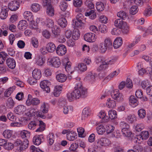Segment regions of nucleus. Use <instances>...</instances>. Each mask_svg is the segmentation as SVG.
I'll return each mask as SVG.
<instances>
[{"label":"nucleus","mask_w":152,"mask_h":152,"mask_svg":"<svg viewBox=\"0 0 152 152\" xmlns=\"http://www.w3.org/2000/svg\"><path fill=\"white\" fill-rule=\"evenodd\" d=\"M54 134L53 133L49 134L48 135L47 138L48 140V143L50 145H52L54 142Z\"/></svg>","instance_id":"52"},{"label":"nucleus","mask_w":152,"mask_h":152,"mask_svg":"<svg viewBox=\"0 0 152 152\" xmlns=\"http://www.w3.org/2000/svg\"><path fill=\"white\" fill-rule=\"evenodd\" d=\"M89 110L88 108H85L83 110L82 115V119L85 120L89 115Z\"/></svg>","instance_id":"33"},{"label":"nucleus","mask_w":152,"mask_h":152,"mask_svg":"<svg viewBox=\"0 0 152 152\" xmlns=\"http://www.w3.org/2000/svg\"><path fill=\"white\" fill-rule=\"evenodd\" d=\"M99 117L102 119V121L104 122H108L109 118L106 115V113L104 111H101L99 113Z\"/></svg>","instance_id":"23"},{"label":"nucleus","mask_w":152,"mask_h":152,"mask_svg":"<svg viewBox=\"0 0 152 152\" xmlns=\"http://www.w3.org/2000/svg\"><path fill=\"white\" fill-rule=\"evenodd\" d=\"M98 134L99 135L103 134L105 132V126L102 124L98 125L96 128Z\"/></svg>","instance_id":"28"},{"label":"nucleus","mask_w":152,"mask_h":152,"mask_svg":"<svg viewBox=\"0 0 152 152\" xmlns=\"http://www.w3.org/2000/svg\"><path fill=\"white\" fill-rule=\"evenodd\" d=\"M9 10V9L7 7H2L0 13V18L1 19H4L7 18L8 15V12Z\"/></svg>","instance_id":"12"},{"label":"nucleus","mask_w":152,"mask_h":152,"mask_svg":"<svg viewBox=\"0 0 152 152\" xmlns=\"http://www.w3.org/2000/svg\"><path fill=\"white\" fill-rule=\"evenodd\" d=\"M15 104V102L12 98L9 97L7 99L6 102V105L8 108L12 109Z\"/></svg>","instance_id":"22"},{"label":"nucleus","mask_w":152,"mask_h":152,"mask_svg":"<svg viewBox=\"0 0 152 152\" xmlns=\"http://www.w3.org/2000/svg\"><path fill=\"white\" fill-rule=\"evenodd\" d=\"M50 85V82L48 80H44L42 81L40 83L41 88L47 93H49L50 91L49 86Z\"/></svg>","instance_id":"4"},{"label":"nucleus","mask_w":152,"mask_h":152,"mask_svg":"<svg viewBox=\"0 0 152 152\" xmlns=\"http://www.w3.org/2000/svg\"><path fill=\"white\" fill-rule=\"evenodd\" d=\"M20 135L22 138H25L28 139L30 137V132L27 131L23 130L21 131Z\"/></svg>","instance_id":"34"},{"label":"nucleus","mask_w":152,"mask_h":152,"mask_svg":"<svg viewBox=\"0 0 152 152\" xmlns=\"http://www.w3.org/2000/svg\"><path fill=\"white\" fill-rule=\"evenodd\" d=\"M71 63L69 61L67 62L66 64L65 68L66 70V72L68 73H72V71L71 70Z\"/></svg>","instance_id":"60"},{"label":"nucleus","mask_w":152,"mask_h":152,"mask_svg":"<svg viewBox=\"0 0 152 152\" xmlns=\"http://www.w3.org/2000/svg\"><path fill=\"white\" fill-rule=\"evenodd\" d=\"M77 137V135L75 132L73 131H69L66 134V137L68 140L69 141L74 140Z\"/></svg>","instance_id":"18"},{"label":"nucleus","mask_w":152,"mask_h":152,"mask_svg":"<svg viewBox=\"0 0 152 152\" xmlns=\"http://www.w3.org/2000/svg\"><path fill=\"white\" fill-rule=\"evenodd\" d=\"M75 89L72 93L67 94V98L69 102L73 101L80 97L84 98L87 96L86 90L83 87L80 81L76 83Z\"/></svg>","instance_id":"1"},{"label":"nucleus","mask_w":152,"mask_h":152,"mask_svg":"<svg viewBox=\"0 0 152 152\" xmlns=\"http://www.w3.org/2000/svg\"><path fill=\"white\" fill-rule=\"evenodd\" d=\"M24 18L28 21H31L33 20V16L32 13L29 11H26L23 14Z\"/></svg>","instance_id":"25"},{"label":"nucleus","mask_w":152,"mask_h":152,"mask_svg":"<svg viewBox=\"0 0 152 152\" xmlns=\"http://www.w3.org/2000/svg\"><path fill=\"white\" fill-rule=\"evenodd\" d=\"M32 75L33 78L37 80L39 79L42 76L41 71L38 69H35L32 72Z\"/></svg>","instance_id":"17"},{"label":"nucleus","mask_w":152,"mask_h":152,"mask_svg":"<svg viewBox=\"0 0 152 152\" xmlns=\"http://www.w3.org/2000/svg\"><path fill=\"white\" fill-rule=\"evenodd\" d=\"M37 122L34 121H32L28 125V127L30 129H34L35 128L37 125Z\"/></svg>","instance_id":"55"},{"label":"nucleus","mask_w":152,"mask_h":152,"mask_svg":"<svg viewBox=\"0 0 152 152\" xmlns=\"http://www.w3.org/2000/svg\"><path fill=\"white\" fill-rule=\"evenodd\" d=\"M123 43L122 38L121 37L116 38L113 42V47L115 48H117L120 47Z\"/></svg>","instance_id":"20"},{"label":"nucleus","mask_w":152,"mask_h":152,"mask_svg":"<svg viewBox=\"0 0 152 152\" xmlns=\"http://www.w3.org/2000/svg\"><path fill=\"white\" fill-rule=\"evenodd\" d=\"M117 15L118 17L124 20L126 17V14L124 11H120L117 13Z\"/></svg>","instance_id":"64"},{"label":"nucleus","mask_w":152,"mask_h":152,"mask_svg":"<svg viewBox=\"0 0 152 152\" xmlns=\"http://www.w3.org/2000/svg\"><path fill=\"white\" fill-rule=\"evenodd\" d=\"M77 67L80 71L83 72L85 71L87 69L86 65L83 63H81L78 64Z\"/></svg>","instance_id":"54"},{"label":"nucleus","mask_w":152,"mask_h":152,"mask_svg":"<svg viewBox=\"0 0 152 152\" xmlns=\"http://www.w3.org/2000/svg\"><path fill=\"white\" fill-rule=\"evenodd\" d=\"M9 10L12 11H15L17 10L19 8L20 5L17 3L16 1H12L10 2L8 5Z\"/></svg>","instance_id":"10"},{"label":"nucleus","mask_w":152,"mask_h":152,"mask_svg":"<svg viewBox=\"0 0 152 152\" xmlns=\"http://www.w3.org/2000/svg\"><path fill=\"white\" fill-rule=\"evenodd\" d=\"M143 14L145 16H149L152 15V9L149 6L144 11Z\"/></svg>","instance_id":"45"},{"label":"nucleus","mask_w":152,"mask_h":152,"mask_svg":"<svg viewBox=\"0 0 152 152\" xmlns=\"http://www.w3.org/2000/svg\"><path fill=\"white\" fill-rule=\"evenodd\" d=\"M104 43L108 49L112 48V41L110 38H108L106 39Z\"/></svg>","instance_id":"37"},{"label":"nucleus","mask_w":152,"mask_h":152,"mask_svg":"<svg viewBox=\"0 0 152 152\" xmlns=\"http://www.w3.org/2000/svg\"><path fill=\"white\" fill-rule=\"evenodd\" d=\"M44 141V136L42 134L36 135L33 139V142L34 144L36 145H39L42 142Z\"/></svg>","instance_id":"7"},{"label":"nucleus","mask_w":152,"mask_h":152,"mask_svg":"<svg viewBox=\"0 0 152 152\" xmlns=\"http://www.w3.org/2000/svg\"><path fill=\"white\" fill-rule=\"evenodd\" d=\"M83 21H80L79 20H73V24L74 26L77 27H80L83 26Z\"/></svg>","instance_id":"50"},{"label":"nucleus","mask_w":152,"mask_h":152,"mask_svg":"<svg viewBox=\"0 0 152 152\" xmlns=\"http://www.w3.org/2000/svg\"><path fill=\"white\" fill-rule=\"evenodd\" d=\"M129 103L133 107H136L138 104L137 99L134 96H131L129 98Z\"/></svg>","instance_id":"21"},{"label":"nucleus","mask_w":152,"mask_h":152,"mask_svg":"<svg viewBox=\"0 0 152 152\" xmlns=\"http://www.w3.org/2000/svg\"><path fill=\"white\" fill-rule=\"evenodd\" d=\"M3 135L5 138H10L12 135V131L10 130H6L4 131Z\"/></svg>","instance_id":"42"},{"label":"nucleus","mask_w":152,"mask_h":152,"mask_svg":"<svg viewBox=\"0 0 152 152\" xmlns=\"http://www.w3.org/2000/svg\"><path fill=\"white\" fill-rule=\"evenodd\" d=\"M45 62L43 60V59L40 56H39L37 58L36 63L37 65L39 66H42Z\"/></svg>","instance_id":"61"},{"label":"nucleus","mask_w":152,"mask_h":152,"mask_svg":"<svg viewBox=\"0 0 152 152\" xmlns=\"http://www.w3.org/2000/svg\"><path fill=\"white\" fill-rule=\"evenodd\" d=\"M125 23L121 19H117L115 20L114 25L116 27L121 28Z\"/></svg>","instance_id":"36"},{"label":"nucleus","mask_w":152,"mask_h":152,"mask_svg":"<svg viewBox=\"0 0 152 152\" xmlns=\"http://www.w3.org/2000/svg\"><path fill=\"white\" fill-rule=\"evenodd\" d=\"M96 8L98 11H102L104 9V6L103 3L101 2H98L96 4Z\"/></svg>","instance_id":"40"},{"label":"nucleus","mask_w":152,"mask_h":152,"mask_svg":"<svg viewBox=\"0 0 152 152\" xmlns=\"http://www.w3.org/2000/svg\"><path fill=\"white\" fill-rule=\"evenodd\" d=\"M85 4L87 7L89 9H91L94 8V4L91 1L87 0L85 2Z\"/></svg>","instance_id":"57"},{"label":"nucleus","mask_w":152,"mask_h":152,"mask_svg":"<svg viewBox=\"0 0 152 152\" xmlns=\"http://www.w3.org/2000/svg\"><path fill=\"white\" fill-rule=\"evenodd\" d=\"M136 117L134 115H130L128 116L126 120L129 123H132L136 121Z\"/></svg>","instance_id":"47"},{"label":"nucleus","mask_w":152,"mask_h":152,"mask_svg":"<svg viewBox=\"0 0 152 152\" xmlns=\"http://www.w3.org/2000/svg\"><path fill=\"white\" fill-rule=\"evenodd\" d=\"M110 143L109 140L106 138H102L98 140L97 144V146L100 148L102 146H105L108 145Z\"/></svg>","instance_id":"8"},{"label":"nucleus","mask_w":152,"mask_h":152,"mask_svg":"<svg viewBox=\"0 0 152 152\" xmlns=\"http://www.w3.org/2000/svg\"><path fill=\"white\" fill-rule=\"evenodd\" d=\"M56 79L59 82L63 83L67 79V76L64 74L60 73L56 75Z\"/></svg>","instance_id":"16"},{"label":"nucleus","mask_w":152,"mask_h":152,"mask_svg":"<svg viewBox=\"0 0 152 152\" xmlns=\"http://www.w3.org/2000/svg\"><path fill=\"white\" fill-rule=\"evenodd\" d=\"M48 104L45 102H43L41 105L40 107V110L42 112L38 113L39 117L42 118H45L46 117L45 114L48 113V109L47 107Z\"/></svg>","instance_id":"5"},{"label":"nucleus","mask_w":152,"mask_h":152,"mask_svg":"<svg viewBox=\"0 0 152 152\" xmlns=\"http://www.w3.org/2000/svg\"><path fill=\"white\" fill-rule=\"evenodd\" d=\"M62 90L61 86H57L55 87L53 91V94L55 96L57 97L59 96L61 93V91Z\"/></svg>","instance_id":"27"},{"label":"nucleus","mask_w":152,"mask_h":152,"mask_svg":"<svg viewBox=\"0 0 152 152\" xmlns=\"http://www.w3.org/2000/svg\"><path fill=\"white\" fill-rule=\"evenodd\" d=\"M49 60L51 64L54 67L58 68L61 65L60 60L58 57H53L49 59Z\"/></svg>","instance_id":"9"},{"label":"nucleus","mask_w":152,"mask_h":152,"mask_svg":"<svg viewBox=\"0 0 152 152\" xmlns=\"http://www.w3.org/2000/svg\"><path fill=\"white\" fill-rule=\"evenodd\" d=\"M111 95L113 98L117 100L118 102H121L124 99V96L119 92L118 90L113 91L111 93Z\"/></svg>","instance_id":"3"},{"label":"nucleus","mask_w":152,"mask_h":152,"mask_svg":"<svg viewBox=\"0 0 152 152\" xmlns=\"http://www.w3.org/2000/svg\"><path fill=\"white\" fill-rule=\"evenodd\" d=\"M84 39L89 42H94L96 39L95 34L92 33H87L84 36Z\"/></svg>","instance_id":"11"},{"label":"nucleus","mask_w":152,"mask_h":152,"mask_svg":"<svg viewBox=\"0 0 152 152\" xmlns=\"http://www.w3.org/2000/svg\"><path fill=\"white\" fill-rule=\"evenodd\" d=\"M107 63V59L104 60V61L102 62V64L99 67L98 70L99 71H100L104 70L107 68L108 67L107 65L108 64Z\"/></svg>","instance_id":"39"},{"label":"nucleus","mask_w":152,"mask_h":152,"mask_svg":"<svg viewBox=\"0 0 152 152\" xmlns=\"http://www.w3.org/2000/svg\"><path fill=\"white\" fill-rule=\"evenodd\" d=\"M73 4L75 7H79L82 5V0H73Z\"/></svg>","instance_id":"59"},{"label":"nucleus","mask_w":152,"mask_h":152,"mask_svg":"<svg viewBox=\"0 0 152 152\" xmlns=\"http://www.w3.org/2000/svg\"><path fill=\"white\" fill-rule=\"evenodd\" d=\"M85 15L86 16H89V18L91 19H95L96 17V14L93 10H91L88 12L85 13Z\"/></svg>","instance_id":"35"},{"label":"nucleus","mask_w":152,"mask_h":152,"mask_svg":"<svg viewBox=\"0 0 152 152\" xmlns=\"http://www.w3.org/2000/svg\"><path fill=\"white\" fill-rule=\"evenodd\" d=\"M56 52L59 56H63L64 55L66 52V46L62 44L59 45L56 48Z\"/></svg>","instance_id":"6"},{"label":"nucleus","mask_w":152,"mask_h":152,"mask_svg":"<svg viewBox=\"0 0 152 152\" xmlns=\"http://www.w3.org/2000/svg\"><path fill=\"white\" fill-rule=\"evenodd\" d=\"M26 110V107L23 105H19L14 108V111L18 114H23Z\"/></svg>","instance_id":"14"},{"label":"nucleus","mask_w":152,"mask_h":152,"mask_svg":"<svg viewBox=\"0 0 152 152\" xmlns=\"http://www.w3.org/2000/svg\"><path fill=\"white\" fill-rule=\"evenodd\" d=\"M67 3L64 1H61L59 7L61 10L62 11H65L67 7Z\"/></svg>","instance_id":"51"},{"label":"nucleus","mask_w":152,"mask_h":152,"mask_svg":"<svg viewBox=\"0 0 152 152\" xmlns=\"http://www.w3.org/2000/svg\"><path fill=\"white\" fill-rule=\"evenodd\" d=\"M138 114L139 117L141 118H143L146 115V112L145 110L141 109L139 110L138 112Z\"/></svg>","instance_id":"53"},{"label":"nucleus","mask_w":152,"mask_h":152,"mask_svg":"<svg viewBox=\"0 0 152 152\" xmlns=\"http://www.w3.org/2000/svg\"><path fill=\"white\" fill-rule=\"evenodd\" d=\"M41 7L40 6L39 4L34 3L31 6L32 10L34 12H37L40 10Z\"/></svg>","instance_id":"46"},{"label":"nucleus","mask_w":152,"mask_h":152,"mask_svg":"<svg viewBox=\"0 0 152 152\" xmlns=\"http://www.w3.org/2000/svg\"><path fill=\"white\" fill-rule=\"evenodd\" d=\"M109 117L111 119H114L117 117V113L115 110L111 109L108 111Z\"/></svg>","instance_id":"29"},{"label":"nucleus","mask_w":152,"mask_h":152,"mask_svg":"<svg viewBox=\"0 0 152 152\" xmlns=\"http://www.w3.org/2000/svg\"><path fill=\"white\" fill-rule=\"evenodd\" d=\"M7 56V54L4 52L2 51L0 52V64H3Z\"/></svg>","instance_id":"38"},{"label":"nucleus","mask_w":152,"mask_h":152,"mask_svg":"<svg viewBox=\"0 0 152 152\" xmlns=\"http://www.w3.org/2000/svg\"><path fill=\"white\" fill-rule=\"evenodd\" d=\"M140 135L142 137V140H146L149 137V134L148 131H142Z\"/></svg>","instance_id":"56"},{"label":"nucleus","mask_w":152,"mask_h":152,"mask_svg":"<svg viewBox=\"0 0 152 152\" xmlns=\"http://www.w3.org/2000/svg\"><path fill=\"white\" fill-rule=\"evenodd\" d=\"M58 23L61 27L64 28L66 26L67 22L65 18H61L58 20Z\"/></svg>","instance_id":"32"},{"label":"nucleus","mask_w":152,"mask_h":152,"mask_svg":"<svg viewBox=\"0 0 152 152\" xmlns=\"http://www.w3.org/2000/svg\"><path fill=\"white\" fill-rule=\"evenodd\" d=\"M40 103L39 99L37 98H33L31 99L32 104L33 105L37 106Z\"/></svg>","instance_id":"63"},{"label":"nucleus","mask_w":152,"mask_h":152,"mask_svg":"<svg viewBox=\"0 0 152 152\" xmlns=\"http://www.w3.org/2000/svg\"><path fill=\"white\" fill-rule=\"evenodd\" d=\"M37 22L38 23H41L43 25H45L47 27L50 28L54 26V22L51 19L47 18L45 20H44L42 18H39L37 19Z\"/></svg>","instance_id":"2"},{"label":"nucleus","mask_w":152,"mask_h":152,"mask_svg":"<svg viewBox=\"0 0 152 152\" xmlns=\"http://www.w3.org/2000/svg\"><path fill=\"white\" fill-rule=\"evenodd\" d=\"M27 26V23L26 20H22L20 21L18 25V28L22 31L26 29Z\"/></svg>","instance_id":"15"},{"label":"nucleus","mask_w":152,"mask_h":152,"mask_svg":"<svg viewBox=\"0 0 152 152\" xmlns=\"http://www.w3.org/2000/svg\"><path fill=\"white\" fill-rule=\"evenodd\" d=\"M52 28V33L55 35H58L60 33V29L56 26H53Z\"/></svg>","instance_id":"49"},{"label":"nucleus","mask_w":152,"mask_h":152,"mask_svg":"<svg viewBox=\"0 0 152 152\" xmlns=\"http://www.w3.org/2000/svg\"><path fill=\"white\" fill-rule=\"evenodd\" d=\"M121 132L123 136L124 137H131L132 135V132H131L128 127L122 129Z\"/></svg>","instance_id":"26"},{"label":"nucleus","mask_w":152,"mask_h":152,"mask_svg":"<svg viewBox=\"0 0 152 152\" xmlns=\"http://www.w3.org/2000/svg\"><path fill=\"white\" fill-rule=\"evenodd\" d=\"M86 77L87 80L91 82H93L95 80V75L94 73L93 74L91 72H90L88 74Z\"/></svg>","instance_id":"44"},{"label":"nucleus","mask_w":152,"mask_h":152,"mask_svg":"<svg viewBox=\"0 0 152 152\" xmlns=\"http://www.w3.org/2000/svg\"><path fill=\"white\" fill-rule=\"evenodd\" d=\"M47 49L49 53H53L56 50V47L54 44L52 42H50L46 45Z\"/></svg>","instance_id":"19"},{"label":"nucleus","mask_w":152,"mask_h":152,"mask_svg":"<svg viewBox=\"0 0 152 152\" xmlns=\"http://www.w3.org/2000/svg\"><path fill=\"white\" fill-rule=\"evenodd\" d=\"M105 132L107 134H110L113 131L115 127L111 125L107 124L105 126Z\"/></svg>","instance_id":"41"},{"label":"nucleus","mask_w":152,"mask_h":152,"mask_svg":"<svg viewBox=\"0 0 152 152\" xmlns=\"http://www.w3.org/2000/svg\"><path fill=\"white\" fill-rule=\"evenodd\" d=\"M5 149L10 150L14 148V145L11 143L6 142L4 147Z\"/></svg>","instance_id":"62"},{"label":"nucleus","mask_w":152,"mask_h":152,"mask_svg":"<svg viewBox=\"0 0 152 152\" xmlns=\"http://www.w3.org/2000/svg\"><path fill=\"white\" fill-rule=\"evenodd\" d=\"M80 34L79 31L78 30H75L73 31L72 34V38L75 40H77L79 38Z\"/></svg>","instance_id":"48"},{"label":"nucleus","mask_w":152,"mask_h":152,"mask_svg":"<svg viewBox=\"0 0 152 152\" xmlns=\"http://www.w3.org/2000/svg\"><path fill=\"white\" fill-rule=\"evenodd\" d=\"M6 64L8 67L11 69H14L16 66V62L15 59L12 58H7L6 61Z\"/></svg>","instance_id":"13"},{"label":"nucleus","mask_w":152,"mask_h":152,"mask_svg":"<svg viewBox=\"0 0 152 152\" xmlns=\"http://www.w3.org/2000/svg\"><path fill=\"white\" fill-rule=\"evenodd\" d=\"M107 107L110 108H113L116 106V102L114 100H110V98H108L107 100Z\"/></svg>","instance_id":"43"},{"label":"nucleus","mask_w":152,"mask_h":152,"mask_svg":"<svg viewBox=\"0 0 152 152\" xmlns=\"http://www.w3.org/2000/svg\"><path fill=\"white\" fill-rule=\"evenodd\" d=\"M138 10L137 6H133L130 9V13L132 15H134L138 12Z\"/></svg>","instance_id":"58"},{"label":"nucleus","mask_w":152,"mask_h":152,"mask_svg":"<svg viewBox=\"0 0 152 152\" xmlns=\"http://www.w3.org/2000/svg\"><path fill=\"white\" fill-rule=\"evenodd\" d=\"M28 145V141L27 139H25L19 147V150L22 151L27 148Z\"/></svg>","instance_id":"30"},{"label":"nucleus","mask_w":152,"mask_h":152,"mask_svg":"<svg viewBox=\"0 0 152 152\" xmlns=\"http://www.w3.org/2000/svg\"><path fill=\"white\" fill-rule=\"evenodd\" d=\"M46 12L47 15L49 16H53L54 15V10L51 5L48 7Z\"/></svg>","instance_id":"31"},{"label":"nucleus","mask_w":152,"mask_h":152,"mask_svg":"<svg viewBox=\"0 0 152 152\" xmlns=\"http://www.w3.org/2000/svg\"><path fill=\"white\" fill-rule=\"evenodd\" d=\"M120 70L118 69L114 71L111 72L109 75L106 77L105 78L106 80H110L112 78L116 77L120 73Z\"/></svg>","instance_id":"24"}]
</instances>
